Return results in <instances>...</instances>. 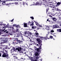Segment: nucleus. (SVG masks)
Returning a JSON list of instances; mask_svg holds the SVG:
<instances>
[{"instance_id": "f257e3e1", "label": "nucleus", "mask_w": 61, "mask_h": 61, "mask_svg": "<svg viewBox=\"0 0 61 61\" xmlns=\"http://www.w3.org/2000/svg\"><path fill=\"white\" fill-rule=\"evenodd\" d=\"M41 53V51H35L34 54L36 57V59H37L38 58H39L40 57L39 56V54Z\"/></svg>"}, {"instance_id": "f03ea898", "label": "nucleus", "mask_w": 61, "mask_h": 61, "mask_svg": "<svg viewBox=\"0 0 61 61\" xmlns=\"http://www.w3.org/2000/svg\"><path fill=\"white\" fill-rule=\"evenodd\" d=\"M25 36L28 37V38H29L30 37V35L32 34V33H31L30 32H27V33H25Z\"/></svg>"}, {"instance_id": "7ed1b4c3", "label": "nucleus", "mask_w": 61, "mask_h": 61, "mask_svg": "<svg viewBox=\"0 0 61 61\" xmlns=\"http://www.w3.org/2000/svg\"><path fill=\"white\" fill-rule=\"evenodd\" d=\"M45 37H41L40 36V38L41 39V40H44V39H49L48 38V34Z\"/></svg>"}, {"instance_id": "20e7f679", "label": "nucleus", "mask_w": 61, "mask_h": 61, "mask_svg": "<svg viewBox=\"0 0 61 61\" xmlns=\"http://www.w3.org/2000/svg\"><path fill=\"white\" fill-rule=\"evenodd\" d=\"M37 41L39 45H40V46L41 47L42 45V43L41 42V40L39 38H38L37 39Z\"/></svg>"}, {"instance_id": "39448f33", "label": "nucleus", "mask_w": 61, "mask_h": 61, "mask_svg": "<svg viewBox=\"0 0 61 61\" xmlns=\"http://www.w3.org/2000/svg\"><path fill=\"white\" fill-rule=\"evenodd\" d=\"M17 48H16V50H17L18 51H21V50H22V48H21V47H18L17 46Z\"/></svg>"}, {"instance_id": "423d86ee", "label": "nucleus", "mask_w": 61, "mask_h": 61, "mask_svg": "<svg viewBox=\"0 0 61 61\" xmlns=\"http://www.w3.org/2000/svg\"><path fill=\"white\" fill-rule=\"evenodd\" d=\"M5 46L4 45H0V47L1 49H5Z\"/></svg>"}, {"instance_id": "0eeeda50", "label": "nucleus", "mask_w": 61, "mask_h": 61, "mask_svg": "<svg viewBox=\"0 0 61 61\" xmlns=\"http://www.w3.org/2000/svg\"><path fill=\"white\" fill-rule=\"evenodd\" d=\"M0 40L1 42H5V38L1 37L0 39Z\"/></svg>"}, {"instance_id": "6e6552de", "label": "nucleus", "mask_w": 61, "mask_h": 61, "mask_svg": "<svg viewBox=\"0 0 61 61\" xmlns=\"http://www.w3.org/2000/svg\"><path fill=\"white\" fill-rule=\"evenodd\" d=\"M34 22H35V23H36V25H37V26H39V27H42V25H38V24L37 22H36L35 21H34Z\"/></svg>"}, {"instance_id": "1a4fd4ad", "label": "nucleus", "mask_w": 61, "mask_h": 61, "mask_svg": "<svg viewBox=\"0 0 61 61\" xmlns=\"http://www.w3.org/2000/svg\"><path fill=\"white\" fill-rule=\"evenodd\" d=\"M53 28H59V26L58 25H53Z\"/></svg>"}, {"instance_id": "9d476101", "label": "nucleus", "mask_w": 61, "mask_h": 61, "mask_svg": "<svg viewBox=\"0 0 61 61\" xmlns=\"http://www.w3.org/2000/svg\"><path fill=\"white\" fill-rule=\"evenodd\" d=\"M51 7L52 8H53V9H52V10H56V7L55 6L53 7L51 6Z\"/></svg>"}, {"instance_id": "9b49d317", "label": "nucleus", "mask_w": 61, "mask_h": 61, "mask_svg": "<svg viewBox=\"0 0 61 61\" xmlns=\"http://www.w3.org/2000/svg\"><path fill=\"white\" fill-rule=\"evenodd\" d=\"M7 55L6 54L4 53L3 55H2V57H6L7 56Z\"/></svg>"}, {"instance_id": "f8f14e48", "label": "nucleus", "mask_w": 61, "mask_h": 61, "mask_svg": "<svg viewBox=\"0 0 61 61\" xmlns=\"http://www.w3.org/2000/svg\"><path fill=\"white\" fill-rule=\"evenodd\" d=\"M30 59L31 60V61H34V58L32 57H30ZM34 61H37V59H36Z\"/></svg>"}, {"instance_id": "ddd939ff", "label": "nucleus", "mask_w": 61, "mask_h": 61, "mask_svg": "<svg viewBox=\"0 0 61 61\" xmlns=\"http://www.w3.org/2000/svg\"><path fill=\"white\" fill-rule=\"evenodd\" d=\"M46 26V30H50V26Z\"/></svg>"}, {"instance_id": "4468645a", "label": "nucleus", "mask_w": 61, "mask_h": 61, "mask_svg": "<svg viewBox=\"0 0 61 61\" xmlns=\"http://www.w3.org/2000/svg\"><path fill=\"white\" fill-rule=\"evenodd\" d=\"M34 48L35 50H36V51H40V50L39 49V48H37L35 46H34Z\"/></svg>"}, {"instance_id": "2eb2a0df", "label": "nucleus", "mask_w": 61, "mask_h": 61, "mask_svg": "<svg viewBox=\"0 0 61 61\" xmlns=\"http://www.w3.org/2000/svg\"><path fill=\"white\" fill-rule=\"evenodd\" d=\"M35 34H36V36L37 37H38V36H39V34L38 33H37V31L35 33Z\"/></svg>"}, {"instance_id": "dca6fc26", "label": "nucleus", "mask_w": 61, "mask_h": 61, "mask_svg": "<svg viewBox=\"0 0 61 61\" xmlns=\"http://www.w3.org/2000/svg\"><path fill=\"white\" fill-rule=\"evenodd\" d=\"M39 2H37L35 4H34V5H39Z\"/></svg>"}, {"instance_id": "f3484780", "label": "nucleus", "mask_w": 61, "mask_h": 61, "mask_svg": "<svg viewBox=\"0 0 61 61\" xmlns=\"http://www.w3.org/2000/svg\"><path fill=\"white\" fill-rule=\"evenodd\" d=\"M52 19L53 20H54V22H55L56 21V20H57V19H56V18L55 17L53 18Z\"/></svg>"}, {"instance_id": "a211bd4d", "label": "nucleus", "mask_w": 61, "mask_h": 61, "mask_svg": "<svg viewBox=\"0 0 61 61\" xmlns=\"http://www.w3.org/2000/svg\"><path fill=\"white\" fill-rule=\"evenodd\" d=\"M14 41H17V42H19V41H18V38H16L15 39V40H14Z\"/></svg>"}, {"instance_id": "6ab92c4d", "label": "nucleus", "mask_w": 61, "mask_h": 61, "mask_svg": "<svg viewBox=\"0 0 61 61\" xmlns=\"http://www.w3.org/2000/svg\"><path fill=\"white\" fill-rule=\"evenodd\" d=\"M8 38H4V40L5 41V42L4 43H5V41L7 42V41H8Z\"/></svg>"}, {"instance_id": "aec40b11", "label": "nucleus", "mask_w": 61, "mask_h": 61, "mask_svg": "<svg viewBox=\"0 0 61 61\" xmlns=\"http://www.w3.org/2000/svg\"><path fill=\"white\" fill-rule=\"evenodd\" d=\"M49 4L50 5H53V3L52 2L50 1L49 2Z\"/></svg>"}, {"instance_id": "412c9836", "label": "nucleus", "mask_w": 61, "mask_h": 61, "mask_svg": "<svg viewBox=\"0 0 61 61\" xmlns=\"http://www.w3.org/2000/svg\"><path fill=\"white\" fill-rule=\"evenodd\" d=\"M24 27H27V24L25 23H24Z\"/></svg>"}, {"instance_id": "4be33fe9", "label": "nucleus", "mask_w": 61, "mask_h": 61, "mask_svg": "<svg viewBox=\"0 0 61 61\" xmlns=\"http://www.w3.org/2000/svg\"><path fill=\"white\" fill-rule=\"evenodd\" d=\"M57 30L58 32H61V29H57Z\"/></svg>"}, {"instance_id": "5701e85b", "label": "nucleus", "mask_w": 61, "mask_h": 61, "mask_svg": "<svg viewBox=\"0 0 61 61\" xmlns=\"http://www.w3.org/2000/svg\"><path fill=\"white\" fill-rule=\"evenodd\" d=\"M25 4L26 5H28V3H27V2H26L25 3H23V4H22V5H25Z\"/></svg>"}, {"instance_id": "b1692460", "label": "nucleus", "mask_w": 61, "mask_h": 61, "mask_svg": "<svg viewBox=\"0 0 61 61\" xmlns=\"http://www.w3.org/2000/svg\"><path fill=\"white\" fill-rule=\"evenodd\" d=\"M61 4V1L60 2H58L57 3V5L59 6V5Z\"/></svg>"}, {"instance_id": "393cba45", "label": "nucleus", "mask_w": 61, "mask_h": 61, "mask_svg": "<svg viewBox=\"0 0 61 61\" xmlns=\"http://www.w3.org/2000/svg\"><path fill=\"white\" fill-rule=\"evenodd\" d=\"M56 11H60V12L61 13V10H60V9H59L58 8H57Z\"/></svg>"}, {"instance_id": "a878e982", "label": "nucleus", "mask_w": 61, "mask_h": 61, "mask_svg": "<svg viewBox=\"0 0 61 61\" xmlns=\"http://www.w3.org/2000/svg\"><path fill=\"white\" fill-rule=\"evenodd\" d=\"M2 4L3 5H5V2L3 1L2 3Z\"/></svg>"}, {"instance_id": "bb28decb", "label": "nucleus", "mask_w": 61, "mask_h": 61, "mask_svg": "<svg viewBox=\"0 0 61 61\" xmlns=\"http://www.w3.org/2000/svg\"><path fill=\"white\" fill-rule=\"evenodd\" d=\"M8 55L7 56L6 58L8 60H9V59H10V58H9V57H8Z\"/></svg>"}, {"instance_id": "cd10ccee", "label": "nucleus", "mask_w": 61, "mask_h": 61, "mask_svg": "<svg viewBox=\"0 0 61 61\" xmlns=\"http://www.w3.org/2000/svg\"><path fill=\"white\" fill-rule=\"evenodd\" d=\"M17 36H16V37H19L20 36V33H18L17 34Z\"/></svg>"}, {"instance_id": "c85d7f7f", "label": "nucleus", "mask_w": 61, "mask_h": 61, "mask_svg": "<svg viewBox=\"0 0 61 61\" xmlns=\"http://www.w3.org/2000/svg\"><path fill=\"white\" fill-rule=\"evenodd\" d=\"M56 0H53V2L55 4H56V3H57V2H56Z\"/></svg>"}, {"instance_id": "c756f323", "label": "nucleus", "mask_w": 61, "mask_h": 61, "mask_svg": "<svg viewBox=\"0 0 61 61\" xmlns=\"http://www.w3.org/2000/svg\"><path fill=\"white\" fill-rule=\"evenodd\" d=\"M38 30L39 29H38V28H36V29H35L34 30V31H36V30Z\"/></svg>"}, {"instance_id": "7c9ffc66", "label": "nucleus", "mask_w": 61, "mask_h": 61, "mask_svg": "<svg viewBox=\"0 0 61 61\" xmlns=\"http://www.w3.org/2000/svg\"><path fill=\"white\" fill-rule=\"evenodd\" d=\"M14 26H15L16 27H17V25H16V24H14L13 25Z\"/></svg>"}, {"instance_id": "2f4dec72", "label": "nucleus", "mask_w": 61, "mask_h": 61, "mask_svg": "<svg viewBox=\"0 0 61 61\" xmlns=\"http://www.w3.org/2000/svg\"><path fill=\"white\" fill-rule=\"evenodd\" d=\"M36 27V26H34L32 27V29H35Z\"/></svg>"}, {"instance_id": "473e14b6", "label": "nucleus", "mask_w": 61, "mask_h": 61, "mask_svg": "<svg viewBox=\"0 0 61 61\" xmlns=\"http://www.w3.org/2000/svg\"><path fill=\"white\" fill-rule=\"evenodd\" d=\"M14 3H9V4H6V5H9V4L11 5V4H13Z\"/></svg>"}, {"instance_id": "72a5a7b5", "label": "nucleus", "mask_w": 61, "mask_h": 61, "mask_svg": "<svg viewBox=\"0 0 61 61\" xmlns=\"http://www.w3.org/2000/svg\"><path fill=\"white\" fill-rule=\"evenodd\" d=\"M49 10V8H48L47 9H46V12H47V11H48V10Z\"/></svg>"}, {"instance_id": "f704fd0d", "label": "nucleus", "mask_w": 61, "mask_h": 61, "mask_svg": "<svg viewBox=\"0 0 61 61\" xmlns=\"http://www.w3.org/2000/svg\"><path fill=\"white\" fill-rule=\"evenodd\" d=\"M51 33H53V32H54V31L53 30H51Z\"/></svg>"}, {"instance_id": "c9c22d12", "label": "nucleus", "mask_w": 61, "mask_h": 61, "mask_svg": "<svg viewBox=\"0 0 61 61\" xmlns=\"http://www.w3.org/2000/svg\"><path fill=\"white\" fill-rule=\"evenodd\" d=\"M18 32L19 33V34H21V35H22V33H21V32H20V31H18Z\"/></svg>"}, {"instance_id": "e433bc0d", "label": "nucleus", "mask_w": 61, "mask_h": 61, "mask_svg": "<svg viewBox=\"0 0 61 61\" xmlns=\"http://www.w3.org/2000/svg\"><path fill=\"white\" fill-rule=\"evenodd\" d=\"M11 53L12 52H14V49H12L11 50Z\"/></svg>"}, {"instance_id": "4c0bfd02", "label": "nucleus", "mask_w": 61, "mask_h": 61, "mask_svg": "<svg viewBox=\"0 0 61 61\" xmlns=\"http://www.w3.org/2000/svg\"><path fill=\"white\" fill-rule=\"evenodd\" d=\"M16 31H17V32H18V27H17L16 28Z\"/></svg>"}, {"instance_id": "58836bf2", "label": "nucleus", "mask_w": 61, "mask_h": 61, "mask_svg": "<svg viewBox=\"0 0 61 61\" xmlns=\"http://www.w3.org/2000/svg\"><path fill=\"white\" fill-rule=\"evenodd\" d=\"M17 26V27H20V28L21 27H20V25H18Z\"/></svg>"}, {"instance_id": "ea45409f", "label": "nucleus", "mask_w": 61, "mask_h": 61, "mask_svg": "<svg viewBox=\"0 0 61 61\" xmlns=\"http://www.w3.org/2000/svg\"><path fill=\"white\" fill-rule=\"evenodd\" d=\"M30 18H31V19H32V20H34V17H30Z\"/></svg>"}, {"instance_id": "a19ab883", "label": "nucleus", "mask_w": 61, "mask_h": 61, "mask_svg": "<svg viewBox=\"0 0 61 61\" xmlns=\"http://www.w3.org/2000/svg\"><path fill=\"white\" fill-rule=\"evenodd\" d=\"M34 25V23H32V24H30V26H32V25Z\"/></svg>"}, {"instance_id": "79ce46f5", "label": "nucleus", "mask_w": 61, "mask_h": 61, "mask_svg": "<svg viewBox=\"0 0 61 61\" xmlns=\"http://www.w3.org/2000/svg\"><path fill=\"white\" fill-rule=\"evenodd\" d=\"M10 28H12V29H14V27H12V26H10Z\"/></svg>"}, {"instance_id": "37998d69", "label": "nucleus", "mask_w": 61, "mask_h": 61, "mask_svg": "<svg viewBox=\"0 0 61 61\" xmlns=\"http://www.w3.org/2000/svg\"><path fill=\"white\" fill-rule=\"evenodd\" d=\"M61 22V21L59 20H58V23H60Z\"/></svg>"}, {"instance_id": "c03bdc74", "label": "nucleus", "mask_w": 61, "mask_h": 61, "mask_svg": "<svg viewBox=\"0 0 61 61\" xmlns=\"http://www.w3.org/2000/svg\"><path fill=\"white\" fill-rule=\"evenodd\" d=\"M31 22H30L29 21V22H28V25H29V24H30Z\"/></svg>"}, {"instance_id": "a18cd8bd", "label": "nucleus", "mask_w": 61, "mask_h": 61, "mask_svg": "<svg viewBox=\"0 0 61 61\" xmlns=\"http://www.w3.org/2000/svg\"><path fill=\"white\" fill-rule=\"evenodd\" d=\"M43 1H44L45 2H46V3L47 2V1L46 0H42Z\"/></svg>"}, {"instance_id": "49530a36", "label": "nucleus", "mask_w": 61, "mask_h": 61, "mask_svg": "<svg viewBox=\"0 0 61 61\" xmlns=\"http://www.w3.org/2000/svg\"><path fill=\"white\" fill-rule=\"evenodd\" d=\"M50 38H53V36H50Z\"/></svg>"}, {"instance_id": "de8ad7c7", "label": "nucleus", "mask_w": 61, "mask_h": 61, "mask_svg": "<svg viewBox=\"0 0 61 61\" xmlns=\"http://www.w3.org/2000/svg\"><path fill=\"white\" fill-rule=\"evenodd\" d=\"M4 42H1V43H0V44H3Z\"/></svg>"}, {"instance_id": "09e8293b", "label": "nucleus", "mask_w": 61, "mask_h": 61, "mask_svg": "<svg viewBox=\"0 0 61 61\" xmlns=\"http://www.w3.org/2000/svg\"><path fill=\"white\" fill-rule=\"evenodd\" d=\"M13 20H14V19H13L12 20H11V21L12 22H13Z\"/></svg>"}, {"instance_id": "8fccbe9b", "label": "nucleus", "mask_w": 61, "mask_h": 61, "mask_svg": "<svg viewBox=\"0 0 61 61\" xmlns=\"http://www.w3.org/2000/svg\"><path fill=\"white\" fill-rule=\"evenodd\" d=\"M13 50H14V51H15V48H13Z\"/></svg>"}, {"instance_id": "3c124183", "label": "nucleus", "mask_w": 61, "mask_h": 61, "mask_svg": "<svg viewBox=\"0 0 61 61\" xmlns=\"http://www.w3.org/2000/svg\"><path fill=\"white\" fill-rule=\"evenodd\" d=\"M5 49H7V47H6L5 46Z\"/></svg>"}, {"instance_id": "603ef678", "label": "nucleus", "mask_w": 61, "mask_h": 61, "mask_svg": "<svg viewBox=\"0 0 61 61\" xmlns=\"http://www.w3.org/2000/svg\"><path fill=\"white\" fill-rule=\"evenodd\" d=\"M9 32L8 31H6V33H9Z\"/></svg>"}, {"instance_id": "864d4df0", "label": "nucleus", "mask_w": 61, "mask_h": 61, "mask_svg": "<svg viewBox=\"0 0 61 61\" xmlns=\"http://www.w3.org/2000/svg\"><path fill=\"white\" fill-rule=\"evenodd\" d=\"M49 16H50V17H52V16H51V15H50Z\"/></svg>"}, {"instance_id": "5fc2aeb1", "label": "nucleus", "mask_w": 61, "mask_h": 61, "mask_svg": "<svg viewBox=\"0 0 61 61\" xmlns=\"http://www.w3.org/2000/svg\"><path fill=\"white\" fill-rule=\"evenodd\" d=\"M16 4H18V2H15Z\"/></svg>"}, {"instance_id": "6e6d98bb", "label": "nucleus", "mask_w": 61, "mask_h": 61, "mask_svg": "<svg viewBox=\"0 0 61 61\" xmlns=\"http://www.w3.org/2000/svg\"><path fill=\"white\" fill-rule=\"evenodd\" d=\"M0 56L1 57V53H0Z\"/></svg>"}, {"instance_id": "4d7b16f0", "label": "nucleus", "mask_w": 61, "mask_h": 61, "mask_svg": "<svg viewBox=\"0 0 61 61\" xmlns=\"http://www.w3.org/2000/svg\"><path fill=\"white\" fill-rule=\"evenodd\" d=\"M6 1H5L7 2V1H8V0H6Z\"/></svg>"}, {"instance_id": "13d9d810", "label": "nucleus", "mask_w": 61, "mask_h": 61, "mask_svg": "<svg viewBox=\"0 0 61 61\" xmlns=\"http://www.w3.org/2000/svg\"><path fill=\"white\" fill-rule=\"evenodd\" d=\"M32 44H30V46H32Z\"/></svg>"}, {"instance_id": "bf43d9fd", "label": "nucleus", "mask_w": 61, "mask_h": 61, "mask_svg": "<svg viewBox=\"0 0 61 61\" xmlns=\"http://www.w3.org/2000/svg\"><path fill=\"white\" fill-rule=\"evenodd\" d=\"M15 56H15L14 55L13 56V57H15Z\"/></svg>"}, {"instance_id": "052dcab7", "label": "nucleus", "mask_w": 61, "mask_h": 61, "mask_svg": "<svg viewBox=\"0 0 61 61\" xmlns=\"http://www.w3.org/2000/svg\"><path fill=\"white\" fill-rule=\"evenodd\" d=\"M49 20H48V19H47V21H48Z\"/></svg>"}, {"instance_id": "680f3d73", "label": "nucleus", "mask_w": 61, "mask_h": 61, "mask_svg": "<svg viewBox=\"0 0 61 61\" xmlns=\"http://www.w3.org/2000/svg\"><path fill=\"white\" fill-rule=\"evenodd\" d=\"M60 26L61 27V24H60Z\"/></svg>"}, {"instance_id": "e2e57ef3", "label": "nucleus", "mask_w": 61, "mask_h": 61, "mask_svg": "<svg viewBox=\"0 0 61 61\" xmlns=\"http://www.w3.org/2000/svg\"><path fill=\"white\" fill-rule=\"evenodd\" d=\"M5 28L4 29V30H4V31H5Z\"/></svg>"}, {"instance_id": "0e129e2a", "label": "nucleus", "mask_w": 61, "mask_h": 61, "mask_svg": "<svg viewBox=\"0 0 61 61\" xmlns=\"http://www.w3.org/2000/svg\"><path fill=\"white\" fill-rule=\"evenodd\" d=\"M20 59H23V58H20Z\"/></svg>"}, {"instance_id": "69168bd1", "label": "nucleus", "mask_w": 61, "mask_h": 61, "mask_svg": "<svg viewBox=\"0 0 61 61\" xmlns=\"http://www.w3.org/2000/svg\"><path fill=\"white\" fill-rule=\"evenodd\" d=\"M7 31V30H5V32H6V31Z\"/></svg>"}, {"instance_id": "338daca9", "label": "nucleus", "mask_w": 61, "mask_h": 61, "mask_svg": "<svg viewBox=\"0 0 61 61\" xmlns=\"http://www.w3.org/2000/svg\"><path fill=\"white\" fill-rule=\"evenodd\" d=\"M2 36H4V35H2Z\"/></svg>"}, {"instance_id": "774afa93", "label": "nucleus", "mask_w": 61, "mask_h": 61, "mask_svg": "<svg viewBox=\"0 0 61 61\" xmlns=\"http://www.w3.org/2000/svg\"><path fill=\"white\" fill-rule=\"evenodd\" d=\"M37 46H38V44H37Z\"/></svg>"}]
</instances>
